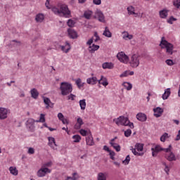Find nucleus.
<instances>
[{
    "label": "nucleus",
    "instance_id": "41",
    "mask_svg": "<svg viewBox=\"0 0 180 180\" xmlns=\"http://www.w3.org/2000/svg\"><path fill=\"white\" fill-rule=\"evenodd\" d=\"M177 19L175 18L174 16H171L169 19H167V23H169V25H172L173 22H176Z\"/></svg>",
    "mask_w": 180,
    "mask_h": 180
},
{
    "label": "nucleus",
    "instance_id": "28",
    "mask_svg": "<svg viewBox=\"0 0 180 180\" xmlns=\"http://www.w3.org/2000/svg\"><path fill=\"white\" fill-rule=\"evenodd\" d=\"M103 34L105 37H112V32H110V31L109 30V28H108V27H105V30H104Z\"/></svg>",
    "mask_w": 180,
    "mask_h": 180
},
{
    "label": "nucleus",
    "instance_id": "58",
    "mask_svg": "<svg viewBox=\"0 0 180 180\" xmlns=\"http://www.w3.org/2000/svg\"><path fill=\"white\" fill-rule=\"evenodd\" d=\"M130 150L132 151V153L134 154V155H137V151L136 150V148H134L133 146H130Z\"/></svg>",
    "mask_w": 180,
    "mask_h": 180
},
{
    "label": "nucleus",
    "instance_id": "11",
    "mask_svg": "<svg viewBox=\"0 0 180 180\" xmlns=\"http://www.w3.org/2000/svg\"><path fill=\"white\" fill-rule=\"evenodd\" d=\"M49 143L48 146L51 147V148H53V150H57V143H56V139L53 136L48 137Z\"/></svg>",
    "mask_w": 180,
    "mask_h": 180
},
{
    "label": "nucleus",
    "instance_id": "50",
    "mask_svg": "<svg viewBox=\"0 0 180 180\" xmlns=\"http://www.w3.org/2000/svg\"><path fill=\"white\" fill-rule=\"evenodd\" d=\"M44 114H41L39 122H41V123H44V122H46V117H44Z\"/></svg>",
    "mask_w": 180,
    "mask_h": 180
},
{
    "label": "nucleus",
    "instance_id": "19",
    "mask_svg": "<svg viewBox=\"0 0 180 180\" xmlns=\"http://www.w3.org/2000/svg\"><path fill=\"white\" fill-rule=\"evenodd\" d=\"M171 95V89L167 88L165 90V93L162 94V98L163 101H166L168 98H169Z\"/></svg>",
    "mask_w": 180,
    "mask_h": 180
},
{
    "label": "nucleus",
    "instance_id": "16",
    "mask_svg": "<svg viewBox=\"0 0 180 180\" xmlns=\"http://www.w3.org/2000/svg\"><path fill=\"white\" fill-rule=\"evenodd\" d=\"M86 143L87 146H94L95 142H94V137H92V134L89 131V136L86 137Z\"/></svg>",
    "mask_w": 180,
    "mask_h": 180
},
{
    "label": "nucleus",
    "instance_id": "10",
    "mask_svg": "<svg viewBox=\"0 0 180 180\" xmlns=\"http://www.w3.org/2000/svg\"><path fill=\"white\" fill-rule=\"evenodd\" d=\"M8 113H9V110L5 108H0V120H4L8 117Z\"/></svg>",
    "mask_w": 180,
    "mask_h": 180
},
{
    "label": "nucleus",
    "instance_id": "44",
    "mask_svg": "<svg viewBox=\"0 0 180 180\" xmlns=\"http://www.w3.org/2000/svg\"><path fill=\"white\" fill-rule=\"evenodd\" d=\"M125 137H130V136H131V129H128L126 131H124V133Z\"/></svg>",
    "mask_w": 180,
    "mask_h": 180
},
{
    "label": "nucleus",
    "instance_id": "7",
    "mask_svg": "<svg viewBox=\"0 0 180 180\" xmlns=\"http://www.w3.org/2000/svg\"><path fill=\"white\" fill-rule=\"evenodd\" d=\"M117 58H118L119 61L124 63V64H127V63L129 62V56H127L123 51L117 53Z\"/></svg>",
    "mask_w": 180,
    "mask_h": 180
},
{
    "label": "nucleus",
    "instance_id": "13",
    "mask_svg": "<svg viewBox=\"0 0 180 180\" xmlns=\"http://www.w3.org/2000/svg\"><path fill=\"white\" fill-rule=\"evenodd\" d=\"M68 33L70 39H75L78 38V33H77V31H75L74 29H68Z\"/></svg>",
    "mask_w": 180,
    "mask_h": 180
},
{
    "label": "nucleus",
    "instance_id": "24",
    "mask_svg": "<svg viewBox=\"0 0 180 180\" xmlns=\"http://www.w3.org/2000/svg\"><path fill=\"white\" fill-rule=\"evenodd\" d=\"M102 67H103V70H107V69L112 70L113 68L114 65H113V63H112L106 62V63H103Z\"/></svg>",
    "mask_w": 180,
    "mask_h": 180
},
{
    "label": "nucleus",
    "instance_id": "51",
    "mask_svg": "<svg viewBox=\"0 0 180 180\" xmlns=\"http://www.w3.org/2000/svg\"><path fill=\"white\" fill-rule=\"evenodd\" d=\"M77 96H75V94H70L68 96V101H75Z\"/></svg>",
    "mask_w": 180,
    "mask_h": 180
},
{
    "label": "nucleus",
    "instance_id": "9",
    "mask_svg": "<svg viewBox=\"0 0 180 180\" xmlns=\"http://www.w3.org/2000/svg\"><path fill=\"white\" fill-rule=\"evenodd\" d=\"M51 172V170L47 167L44 168H41L38 172H37V176L39 178H41L43 176H46V174H50Z\"/></svg>",
    "mask_w": 180,
    "mask_h": 180
},
{
    "label": "nucleus",
    "instance_id": "59",
    "mask_svg": "<svg viewBox=\"0 0 180 180\" xmlns=\"http://www.w3.org/2000/svg\"><path fill=\"white\" fill-rule=\"evenodd\" d=\"M151 151H152V155L153 157H157L158 154V152H155L154 148H151Z\"/></svg>",
    "mask_w": 180,
    "mask_h": 180
},
{
    "label": "nucleus",
    "instance_id": "6",
    "mask_svg": "<svg viewBox=\"0 0 180 180\" xmlns=\"http://www.w3.org/2000/svg\"><path fill=\"white\" fill-rule=\"evenodd\" d=\"M130 64L132 68H137V67L140 65V56L134 54L131 58Z\"/></svg>",
    "mask_w": 180,
    "mask_h": 180
},
{
    "label": "nucleus",
    "instance_id": "40",
    "mask_svg": "<svg viewBox=\"0 0 180 180\" xmlns=\"http://www.w3.org/2000/svg\"><path fill=\"white\" fill-rule=\"evenodd\" d=\"M168 139V133L165 132L162 136L160 137V141L162 143H165V140Z\"/></svg>",
    "mask_w": 180,
    "mask_h": 180
},
{
    "label": "nucleus",
    "instance_id": "42",
    "mask_svg": "<svg viewBox=\"0 0 180 180\" xmlns=\"http://www.w3.org/2000/svg\"><path fill=\"white\" fill-rule=\"evenodd\" d=\"M154 150L155 153H160V151H162L164 150V148H162L160 145H157L154 148Z\"/></svg>",
    "mask_w": 180,
    "mask_h": 180
},
{
    "label": "nucleus",
    "instance_id": "63",
    "mask_svg": "<svg viewBox=\"0 0 180 180\" xmlns=\"http://www.w3.org/2000/svg\"><path fill=\"white\" fill-rule=\"evenodd\" d=\"M50 5V0H46L45 3V6L47 8V9H51V8L49 6Z\"/></svg>",
    "mask_w": 180,
    "mask_h": 180
},
{
    "label": "nucleus",
    "instance_id": "23",
    "mask_svg": "<svg viewBox=\"0 0 180 180\" xmlns=\"http://www.w3.org/2000/svg\"><path fill=\"white\" fill-rule=\"evenodd\" d=\"M35 20L38 23H41L44 20V15L43 13H39L35 17Z\"/></svg>",
    "mask_w": 180,
    "mask_h": 180
},
{
    "label": "nucleus",
    "instance_id": "48",
    "mask_svg": "<svg viewBox=\"0 0 180 180\" xmlns=\"http://www.w3.org/2000/svg\"><path fill=\"white\" fill-rule=\"evenodd\" d=\"M125 126H129V127H130V129L134 128V124L133 122H130L129 120H128L127 124Z\"/></svg>",
    "mask_w": 180,
    "mask_h": 180
},
{
    "label": "nucleus",
    "instance_id": "29",
    "mask_svg": "<svg viewBox=\"0 0 180 180\" xmlns=\"http://www.w3.org/2000/svg\"><path fill=\"white\" fill-rule=\"evenodd\" d=\"M135 148H136L137 151H143L144 150V144L137 143L135 145Z\"/></svg>",
    "mask_w": 180,
    "mask_h": 180
},
{
    "label": "nucleus",
    "instance_id": "18",
    "mask_svg": "<svg viewBox=\"0 0 180 180\" xmlns=\"http://www.w3.org/2000/svg\"><path fill=\"white\" fill-rule=\"evenodd\" d=\"M86 82L89 85H96V82H98V78L96 77L87 78Z\"/></svg>",
    "mask_w": 180,
    "mask_h": 180
},
{
    "label": "nucleus",
    "instance_id": "35",
    "mask_svg": "<svg viewBox=\"0 0 180 180\" xmlns=\"http://www.w3.org/2000/svg\"><path fill=\"white\" fill-rule=\"evenodd\" d=\"M78 179V173L75 172L72 174V177L68 176L66 180H77Z\"/></svg>",
    "mask_w": 180,
    "mask_h": 180
},
{
    "label": "nucleus",
    "instance_id": "34",
    "mask_svg": "<svg viewBox=\"0 0 180 180\" xmlns=\"http://www.w3.org/2000/svg\"><path fill=\"white\" fill-rule=\"evenodd\" d=\"M97 179L98 180H106V176L105 175V174L100 172L98 174Z\"/></svg>",
    "mask_w": 180,
    "mask_h": 180
},
{
    "label": "nucleus",
    "instance_id": "57",
    "mask_svg": "<svg viewBox=\"0 0 180 180\" xmlns=\"http://www.w3.org/2000/svg\"><path fill=\"white\" fill-rule=\"evenodd\" d=\"M93 4L94 5H101V4H102V0H93Z\"/></svg>",
    "mask_w": 180,
    "mask_h": 180
},
{
    "label": "nucleus",
    "instance_id": "46",
    "mask_svg": "<svg viewBox=\"0 0 180 180\" xmlns=\"http://www.w3.org/2000/svg\"><path fill=\"white\" fill-rule=\"evenodd\" d=\"M109 153L110 158L114 161L115 160V155H116V153L113 150H110Z\"/></svg>",
    "mask_w": 180,
    "mask_h": 180
},
{
    "label": "nucleus",
    "instance_id": "4",
    "mask_svg": "<svg viewBox=\"0 0 180 180\" xmlns=\"http://www.w3.org/2000/svg\"><path fill=\"white\" fill-rule=\"evenodd\" d=\"M59 11L60 15L62 13L65 18L71 17V11L68 8V6L65 4L60 5Z\"/></svg>",
    "mask_w": 180,
    "mask_h": 180
},
{
    "label": "nucleus",
    "instance_id": "14",
    "mask_svg": "<svg viewBox=\"0 0 180 180\" xmlns=\"http://www.w3.org/2000/svg\"><path fill=\"white\" fill-rule=\"evenodd\" d=\"M153 112H154V116L155 117H160L161 115L164 113V109H162L160 107H157L156 108L153 109Z\"/></svg>",
    "mask_w": 180,
    "mask_h": 180
},
{
    "label": "nucleus",
    "instance_id": "37",
    "mask_svg": "<svg viewBox=\"0 0 180 180\" xmlns=\"http://www.w3.org/2000/svg\"><path fill=\"white\" fill-rule=\"evenodd\" d=\"M130 155H127L125 160L122 161V164H124V165H129L130 163Z\"/></svg>",
    "mask_w": 180,
    "mask_h": 180
},
{
    "label": "nucleus",
    "instance_id": "5",
    "mask_svg": "<svg viewBox=\"0 0 180 180\" xmlns=\"http://www.w3.org/2000/svg\"><path fill=\"white\" fill-rule=\"evenodd\" d=\"M113 122H115L117 126H126V124H127V122H129V117L120 116L117 118H115Z\"/></svg>",
    "mask_w": 180,
    "mask_h": 180
},
{
    "label": "nucleus",
    "instance_id": "26",
    "mask_svg": "<svg viewBox=\"0 0 180 180\" xmlns=\"http://www.w3.org/2000/svg\"><path fill=\"white\" fill-rule=\"evenodd\" d=\"M122 86H124L127 91H131V89L133 88V84H131L130 82H124L122 83Z\"/></svg>",
    "mask_w": 180,
    "mask_h": 180
},
{
    "label": "nucleus",
    "instance_id": "30",
    "mask_svg": "<svg viewBox=\"0 0 180 180\" xmlns=\"http://www.w3.org/2000/svg\"><path fill=\"white\" fill-rule=\"evenodd\" d=\"M92 13H94V12H92V11H84V17L85 18V19H91V16H92Z\"/></svg>",
    "mask_w": 180,
    "mask_h": 180
},
{
    "label": "nucleus",
    "instance_id": "33",
    "mask_svg": "<svg viewBox=\"0 0 180 180\" xmlns=\"http://www.w3.org/2000/svg\"><path fill=\"white\" fill-rule=\"evenodd\" d=\"M67 25L69 27H74V26H75V21L72 19H69L67 22Z\"/></svg>",
    "mask_w": 180,
    "mask_h": 180
},
{
    "label": "nucleus",
    "instance_id": "12",
    "mask_svg": "<svg viewBox=\"0 0 180 180\" xmlns=\"http://www.w3.org/2000/svg\"><path fill=\"white\" fill-rule=\"evenodd\" d=\"M42 99L44 103L46 105V109H49V108H54V103L51 102V100H50L49 97L43 96Z\"/></svg>",
    "mask_w": 180,
    "mask_h": 180
},
{
    "label": "nucleus",
    "instance_id": "15",
    "mask_svg": "<svg viewBox=\"0 0 180 180\" xmlns=\"http://www.w3.org/2000/svg\"><path fill=\"white\" fill-rule=\"evenodd\" d=\"M96 15L98 17L99 22L105 23V15L101 10H97L96 12Z\"/></svg>",
    "mask_w": 180,
    "mask_h": 180
},
{
    "label": "nucleus",
    "instance_id": "20",
    "mask_svg": "<svg viewBox=\"0 0 180 180\" xmlns=\"http://www.w3.org/2000/svg\"><path fill=\"white\" fill-rule=\"evenodd\" d=\"M165 158L167 160V161H176V157H175V154H174L172 152H171L169 155H166Z\"/></svg>",
    "mask_w": 180,
    "mask_h": 180
},
{
    "label": "nucleus",
    "instance_id": "2",
    "mask_svg": "<svg viewBox=\"0 0 180 180\" xmlns=\"http://www.w3.org/2000/svg\"><path fill=\"white\" fill-rule=\"evenodd\" d=\"M60 89L61 91V95L66 96V95H70L72 92V84L67 82H63L60 83Z\"/></svg>",
    "mask_w": 180,
    "mask_h": 180
},
{
    "label": "nucleus",
    "instance_id": "39",
    "mask_svg": "<svg viewBox=\"0 0 180 180\" xmlns=\"http://www.w3.org/2000/svg\"><path fill=\"white\" fill-rule=\"evenodd\" d=\"M72 139L74 140V143H79V141H81V136L79 135H74Z\"/></svg>",
    "mask_w": 180,
    "mask_h": 180
},
{
    "label": "nucleus",
    "instance_id": "49",
    "mask_svg": "<svg viewBox=\"0 0 180 180\" xmlns=\"http://www.w3.org/2000/svg\"><path fill=\"white\" fill-rule=\"evenodd\" d=\"M123 39H129V40H131L133 39V35L129 34V33H127V34L123 35Z\"/></svg>",
    "mask_w": 180,
    "mask_h": 180
},
{
    "label": "nucleus",
    "instance_id": "60",
    "mask_svg": "<svg viewBox=\"0 0 180 180\" xmlns=\"http://www.w3.org/2000/svg\"><path fill=\"white\" fill-rule=\"evenodd\" d=\"M60 121L62 122V123L63 124H68L70 123L68 120H67V118H63V119L60 120Z\"/></svg>",
    "mask_w": 180,
    "mask_h": 180
},
{
    "label": "nucleus",
    "instance_id": "17",
    "mask_svg": "<svg viewBox=\"0 0 180 180\" xmlns=\"http://www.w3.org/2000/svg\"><path fill=\"white\" fill-rule=\"evenodd\" d=\"M136 119L139 122H146L147 120V115L143 112H139L136 115Z\"/></svg>",
    "mask_w": 180,
    "mask_h": 180
},
{
    "label": "nucleus",
    "instance_id": "1",
    "mask_svg": "<svg viewBox=\"0 0 180 180\" xmlns=\"http://www.w3.org/2000/svg\"><path fill=\"white\" fill-rule=\"evenodd\" d=\"M164 39L165 38L162 37L160 43V46L161 47V49H166V52L167 53V54H169V56H172V54H174V45Z\"/></svg>",
    "mask_w": 180,
    "mask_h": 180
},
{
    "label": "nucleus",
    "instance_id": "61",
    "mask_svg": "<svg viewBox=\"0 0 180 180\" xmlns=\"http://www.w3.org/2000/svg\"><path fill=\"white\" fill-rule=\"evenodd\" d=\"M58 117L59 119V120H63V119H64V115H63V113L59 112L58 114Z\"/></svg>",
    "mask_w": 180,
    "mask_h": 180
},
{
    "label": "nucleus",
    "instance_id": "8",
    "mask_svg": "<svg viewBox=\"0 0 180 180\" xmlns=\"http://www.w3.org/2000/svg\"><path fill=\"white\" fill-rule=\"evenodd\" d=\"M36 122V120H34L32 118H29L27 122H25V124L27 126V129H28V130L30 131H34V123Z\"/></svg>",
    "mask_w": 180,
    "mask_h": 180
},
{
    "label": "nucleus",
    "instance_id": "56",
    "mask_svg": "<svg viewBox=\"0 0 180 180\" xmlns=\"http://www.w3.org/2000/svg\"><path fill=\"white\" fill-rule=\"evenodd\" d=\"M101 85H103V86H108L109 85V82L106 80V78L101 82Z\"/></svg>",
    "mask_w": 180,
    "mask_h": 180
},
{
    "label": "nucleus",
    "instance_id": "32",
    "mask_svg": "<svg viewBox=\"0 0 180 180\" xmlns=\"http://www.w3.org/2000/svg\"><path fill=\"white\" fill-rule=\"evenodd\" d=\"M9 171L11 172V174L12 175H14L15 176H16V175H18V170L16 169V167H10L9 168Z\"/></svg>",
    "mask_w": 180,
    "mask_h": 180
},
{
    "label": "nucleus",
    "instance_id": "25",
    "mask_svg": "<svg viewBox=\"0 0 180 180\" xmlns=\"http://www.w3.org/2000/svg\"><path fill=\"white\" fill-rule=\"evenodd\" d=\"M77 122L78 123V125L75 124V129H76V130H79V129H81V126H82V124H84V120H82V118L79 117V118H77Z\"/></svg>",
    "mask_w": 180,
    "mask_h": 180
},
{
    "label": "nucleus",
    "instance_id": "54",
    "mask_svg": "<svg viewBox=\"0 0 180 180\" xmlns=\"http://www.w3.org/2000/svg\"><path fill=\"white\" fill-rule=\"evenodd\" d=\"M174 6H176L178 9L180 8V0H176L174 2Z\"/></svg>",
    "mask_w": 180,
    "mask_h": 180
},
{
    "label": "nucleus",
    "instance_id": "53",
    "mask_svg": "<svg viewBox=\"0 0 180 180\" xmlns=\"http://www.w3.org/2000/svg\"><path fill=\"white\" fill-rule=\"evenodd\" d=\"M79 133H80V134H82V136H86V134H88V131H86L84 129H80Z\"/></svg>",
    "mask_w": 180,
    "mask_h": 180
},
{
    "label": "nucleus",
    "instance_id": "22",
    "mask_svg": "<svg viewBox=\"0 0 180 180\" xmlns=\"http://www.w3.org/2000/svg\"><path fill=\"white\" fill-rule=\"evenodd\" d=\"M161 19H167L168 17V10L163 9L159 12Z\"/></svg>",
    "mask_w": 180,
    "mask_h": 180
},
{
    "label": "nucleus",
    "instance_id": "38",
    "mask_svg": "<svg viewBox=\"0 0 180 180\" xmlns=\"http://www.w3.org/2000/svg\"><path fill=\"white\" fill-rule=\"evenodd\" d=\"M110 146H111V147H113L115 149L117 153H119V151H120V150H121L120 145H119V144H116V146H115V143H111Z\"/></svg>",
    "mask_w": 180,
    "mask_h": 180
},
{
    "label": "nucleus",
    "instance_id": "47",
    "mask_svg": "<svg viewBox=\"0 0 180 180\" xmlns=\"http://www.w3.org/2000/svg\"><path fill=\"white\" fill-rule=\"evenodd\" d=\"M165 63L167 65H169V66L174 65V64H175V63H174V60L171 59L166 60Z\"/></svg>",
    "mask_w": 180,
    "mask_h": 180
},
{
    "label": "nucleus",
    "instance_id": "36",
    "mask_svg": "<svg viewBox=\"0 0 180 180\" xmlns=\"http://www.w3.org/2000/svg\"><path fill=\"white\" fill-rule=\"evenodd\" d=\"M127 9L129 15H136V13L134 12V8L133 6H131L129 7H127Z\"/></svg>",
    "mask_w": 180,
    "mask_h": 180
},
{
    "label": "nucleus",
    "instance_id": "27",
    "mask_svg": "<svg viewBox=\"0 0 180 180\" xmlns=\"http://www.w3.org/2000/svg\"><path fill=\"white\" fill-rule=\"evenodd\" d=\"M79 106L82 110H85V108H86V102L85 99L80 100L79 102Z\"/></svg>",
    "mask_w": 180,
    "mask_h": 180
},
{
    "label": "nucleus",
    "instance_id": "3",
    "mask_svg": "<svg viewBox=\"0 0 180 180\" xmlns=\"http://www.w3.org/2000/svg\"><path fill=\"white\" fill-rule=\"evenodd\" d=\"M94 43V37H91L87 42L86 44L87 46H89L88 48V51L89 53H91V54H94V53H95V51H98V50H99L100 47L99 45H95V44ZM92 45V46H91Z\"/></svg>",
    "mask_w": 180,
    "mask_h": 180
},
{
    "label": "nucleus",
    "instance_id": "45",
    "mask_svg": "<svg viewBox=\"0 0 180 180\" xmlns=\"http://www.w3.org/2000/svg\"><path fill=\"white\" fill-rule=\"evenodd\" d=\"M52 12H53L55 15H60V9L57 7H53Z\"/></svg>",
    "mask_w": 180,
    "mask_h": 180
},
{
    "label": "nucleus",
    "instance_id": "21",
    "mask_svg": "<svg viewBox=\"0 0 180 180\" xmlns=\"http://www.w3.org/2000/svg\"><path fill=\"white\" fill-rule=\"evenodd\" d=\"M31 96L33 99H37L39 98V91L36 89H32L30 91Z\"/></svg>",
    "mask_w": 180,
    "mask_h": 180
},
{
    "label": "nucleus",
    "instance_id": "62",
    "mask_svg": "<svg viewBox=\"0 0 180 180\" xmlns=\"http://www.w3.org/2000/svg\"><path fill=\"white\" fill-rule=\"evenodd\" d=\"M28 154H34V148H30L28 149Z\"/></svg>",
    "mask_w": 180,
    "mask_h": 180
},
{
    "label": "nucleus",
    "instance_id": "64",
    "mask_svg": "<svg viewBox=\"0 0 180 180\" xmlns=\"http://www.w3.org/2000/svg\"><path fill=\"white\" fill-rule=\"evenodd\" d=\"M52 164L53 163L51 162V161H50V162H48L44 164V167H50L51 165H52Z\"/></svg>",
    "mask_w": 180,
    "mask_h": 180
},
{
    "label": "nucleus",
    "instance_id": "55",
    "mask_svg": "<svg viewBox=\"0 0 180 180\" xmlns=\"http://www.w3.org/2000/svg\"><path fill=\"white\" fill-rule=\"evenodd\" d=\"M129 75V71L126 70L122 74L120 75V78H123V77H127Z\"/></svg>",
    "mask_w": 180,
    "mask_h": 180
},
{
    "label": "nucleus",
    "instance_id": "31",
    "mask_svg": "<svg viewBox=\"0 0 180 180\" xmlns=\"http://www.w3.org/2000/svg\"><path fill=\"white\" fill-rule=\"evenodd\" d=\"M75 84L77 86V87L79 88V89H81V88H82V86H84V84L85 83H82V82L81 81V79L78 78L76 81H75Z\"/></svg>",
    "mask_w": 180,
    "mask_h": 180
},
{
    "label": "nucleus",
    "instance_id": "43",
    "mask_svg": "<svg viewBox=\"0 0 180 180\" xmlns=\"http://www.w3.org/2000/svg\"><path fill=\"white\" fill-rule=\"evenodd\" d=\"M67 46H68L66 50L65 51V53H68L70 50H71V44H70V42H68V41H65V47H67Z\"/></svg>",
    "mask_w": 180,
    "mask_h": 180
},
{
    "label": "nucleus",
    "instance_id": "52",
    "mask_svg": "<svg viewBox=\"0 0 180 180\" xmlns=\"http://www.w3.org/2000/svg\"><path fill=\"white\" fill-rule=\"evenodd\" d=\"M94 37H96V39H94L95 43H96V41H99V40H101V37H99V35H98L97 32H94Z\"/></svg>",
    "mask_w": 180,
    "mask_h": 180
}]
</instances>
